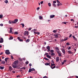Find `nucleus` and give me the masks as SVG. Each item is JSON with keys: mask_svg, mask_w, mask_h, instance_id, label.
Wrapping results in <instances>:
<instances>
[{"mask_svg": "<svg viewBox=\"0 0 78 78\" xmlns=\"http://www.w3.org/2000/svg\"><path fill=\"white\" fill-rule=\"evenodd\" d=\"M18 21V20L17 19H16L14 20L13 21H12V24L16 23Z\"/></svg>", "mask_w": 78, "mask_h": 78, "instance_id": "f257e3e1", "label": "nucleus"}, {"mask_svg": "<svg viewBox=\"0 0 78 78\" xmlns=\"http://www.w3.org/2000/svg\"><path fill=\"white\" fill-rule=\"evenodd\" d=\"M5 53L7 55H9L10 54V52H9V50H5Z\"/></svg>", "mask_w": 78, "mask_h": 78, "instance_id": "f03ea898", "label": "nucleus"}, {"mask_svg": "<svg viewBox=\"0 0 78 78\" xmlns=\"http://www.w3.org/2000/svg\"><path fill=\"white\" fill-rule=\"evenodd\" d=\"M27 34V36L29 35V32L27 31H25L24 33V36H26Z\"/></svg>", "mask_w": 78, "mask_h": 78, "instance_id": "7ed1b4c3", "label": "nucleus"}, {"mask_svg": "<svg viewBox=\"0 0 78 78\" xmlns=\"http://www.w3.org/2000/svg\"><path fill=\"white\" fill-rule=\"evenodd\" d=\"M61 50L62 52H63L64 54H66V51H65V50L64 48H62Z\"/></svg>", "mask_w": 78, "mask_h": 78, "instance_id": "20e7f679", "label": "nucleus"}, {"mask_svg": "<svg viewBox=\"0 0 78 78\" xmlns=\"http://www.w3.org/2000/svg\"><path fill=\"white\" fill-rule=\"evenodd\" d=\"M18 62V61H15L14 62H13V64L17 65Z\"/></svg>", "mask_w": 78, "mask_h": 78, "instance_id": "39448f33", "label": "nucleus"}, {"mask_svg": "<svg viewBox=\"0 0 78 78\" xmlns=\"http://www.w3.org/2000/svg\"><path fill=\"white\" fill-rule=\"evenodd\" d=\"M12 27H10V30H9V33L10 34H11V33H12Z\"/></svg>", "mask_w": 78, "mask_h": 78, "instance_id": "423d86ee", "label": "nucleus"}, {"mask_svg": "<svg viewBox=\"0 0 78 78\" xmlns=\"http://www.w3.org/2000/svg\"><path fill=\"white\" fill-rule=\"evenodd\" d=\"M47 49L48 50V52H49L50 51V48L49 46H48L47 47Z\"/></svg>", "mask_w": 78, "mask_h": 78, "instance_id": "0eeeda50", "label": "nucleus"}, {"mask_svg": "<svg viewBox=\"0 0 78 78\" xmlns=\"http://www.w3.org/2000/svg\"><path fill=\"white\" fill-rule=\"evenodd\" d=\"M3 42V40L2 38H0V43H2Z\"/></svg>", "mask_w": 78, "mask_h": 78, "instance_id": "6e6552de", "label": "nucleus"}, {"mask_svg": "<svg viewBox=\"0 0 78 78\" xmlns=\"http://www.w3.org/2000/svg\"><path fill=\"white\" fill-rule=\"evenodd\" d=\"M17 65H15L14 64H13L12 65V67L14 68H16L17 67Z\"/></svg>", "mask_w": 78, "mask_h": 78, "instance_id": "1a4fd4ad", "label": "nucleus"}, {"mask_svg": "<svg viewBox=\"0 0 78 78\" xmlns=\"http://www.w3.org/2000/svg\"><path fill=\"white\" fill-rule=\"evenodd\" d=\"M18 40H19L20 41L22 42L23 41V40L22 39H21L19 37H18L17 38Z\"/></svg>", "mask_w": 78, "mask_h": 78, "instance_id": "9d476101", "label": "nucleus"}, {"mask_svg": "<svg viewBox=\"0 0 78 78\" xmlns=\"http://www.w3.org/2000/svg\"><path fill=\"white\" fill-rule=\"evenodd\" d=\"M59 61V57H56V61L57 62H58Z\"/></svg>", "mask_w": 78, "mask_h": 78, "instance_id": "9b49d317", "label": "nucleus"}, {"mask_svg": "<svg viewBox=\"0 0 78 78\" xmlns=\"http://www.w3.org/2000/svg\"><path fill=\"white\" fill-rule=\"evenodd\" d=\"M55 16V15H52L50 16V18H53Z\"/></svg>", "mask_w": 78, "mask_h": 78, "instance_id": "f8f14e48", "label": "nucleus"}, {"mask_svg": "<svg viewBox=\"0 0 78 78\" xmlns=\"http://www.w3.org/2000/svg\"><path fill=\"white\" fill-rule=\"evenodd\" d=\"M68 52L69 54H73V52H72L71 51H70V50L69 51H68Z\"/></svg>", "mask_w": 78, "mask_h": 78, "instance_id": "ddd939ff", "label": "nucleus"}, {"mask_svg": "<svg viewBox=\"0 0 78 78\" xmlns=\"http://www.w3.org/2000/svg\"><path fill=\"white\" fill-rule=\"evenodd\" d=\"M50 63H46L45 64V65L46 66H48L49 65V66H50Z\"/></svg>", "mask_w": 78, "mask_h": 78, "instance_id": "4468645a", "label": "nucleus"}, {"mask_svg": "<svg viewBox=\"0 0 78 78\" xmlns=\"http://www.w3.org/2000/svg\"><path fill=\"white\" fill-rule=\"evenodd\" d=\"M5 68L4 66H0V69L1 70H2V69H4Z\"/></svg>", "mask_w": 78, "mask_h": 78, "instance_id": "2eb2a0df", "label": "nucleus"}, {"mask_svg": "<svg viewBox=\"0 0 78 78\" xmlns=\"http://www.w3.org/2000/svg\"><path fill=\"white\" fill-rule=\"evenodd\" d=\"M46 57H47V58H49V59H50L51 58V56H49L48 55H46Z\"/></svg>", "mask_w": 78, "mask_h": 78, "instance_id": "dca6fc26", "label": "nucleus"}, {"mask_svg": "<svg viewBox=\"0 0 78 78\" xmlns=\"http://www.w3.org/2000/svg\"><path fill=\"white\" fill-rule=\"evenodd\" d=\"M5 61H2L1 62V64H5Z\"/></svg>", "mask_w": 78, "mask_h": 78, "instance_id": "f3484780", "label": "nucleus"}, {"mask_svg": "<svg viewBox=\"0 0 78 78\" xmlns=\"http://www.w3.org/2000/svg\"><path fill=\"white\" fill-rule=\"evenodd\" d=\"M12 67H11V66H9V70L11 71L12 70Z\"/></svg>", "mask_w": 78, "mask_h": 78, "instance_id": "a211bd4d", "label": "nucleus"}, {"mask_svg": "<svg viewBox=\"0 0 78 78\" xmlns=\"http://www.w3.org/2000/svg\"><path fill=\"white\" fill-rule=\"evenodd\" d=\"M9 23L10 24H12V20H9Z\"/></svg>", "mask_w": 78, "mask_h": 78, "instance_id": "6ab92c4d", "label": "nucleus"}, {"mask_svg": "<svg viewBox=\"0 0 78 78\" xmlns=\"http://www.w3.org/2000/svg\"><path fill=\"white\" fill-rule=\"evenodd\" d=\"M30 39H27L26 41V43H28L29 42H30Z\"/></svg>", "mask_w": 78, "mask_h": 78, "instance_id": "aec40b11", "label": "nucleus"}, {"mask_svg": "<svg viewBox=\"0 0 78 78\" xmlns=\"http://www.w3.org/2000/svg\"><path fill=\"white\" fill-rule=\"evenodd\" d=\"M9 59L8 58H5V62H7V60H8V59Z\"/></svg>", "mask_w": 78, "mask_h": 78, "instance_id": "412c9836", "label": "nucleus"}, {"mask_svg": "<svg viewBox=\"0 0 78 78\" xmlns=\"http://www.w3.org/2000/svg\"><path fill=\"white\" fill-rule=\"evenodd\" d=\"M32 71V69H30L29 71H28V72L29 73H30L31 71Z\"/></svg>", "mask_w": 78, "mask_h": 78, "instance_id": "4be33fe9", "label": "nucleus"}, {"mask_svg": "<svg viewBox=\"0 0 78 78\" xmlns=\"http://www.w3.org/2000/svg\"><path fill=\"white\" fill-rule=\"evenodd\" d=\"M56 67V66H54L53 67H52V66H51V68L52 69H53Z\"/></svg>", "mask_w": 78, "mask_h": 78, "instance_id": "5701e85b", "label": "nucleus"}, {"mask_svg": "<svg viewBox=\"0 0 78 78\" xmlns=\"http://www.w3.org/2000/svg\"><path fill=\"white\" fill-rule=\"evenodd\" d=\"M13 39V37L12 36H11L10 37V38H9V39L10 40H12Z\"/></svg>", "mask_w": 78, "mask_h": 78, "instance_id": "b1692460", "label": "nucleus"}, {"mask_svg": "<svg viewBox=\"0 0 78 78\" xmlns=\"http://www.w3.org/2000/svg\"><path fill=\"white\" fill-rule=\"evenodd\" d=\"M39 18L40 20H42L43 19V17L41 16H39Z\"/></svg>", "mask_w": 78, "mask_h": 78, "instance_id": "393cba45", "label": "nucleus"}, {"mask_svg": "<svg viewBox=\"0 0 78 78\" xmlns=\"http://www.w3.org/2000/svg\"><path fill=\"white\" fill-rule=\"evenodd\" d=\"M54 55H55V54L54 53H52L51 54V56H54Z\"/></svg>", "mask_w": 78, "mask_h": 78, "instance_id": "a878e982", "label": "nucleus"}, {"mask_svg": "<svg viewBox=\"0 0 78 78\" xmlns=\"http://www.w3.org/2000/svg\"><path fill=\"white\" fill-rule=\"evenodd\" d=\"M58 55L59 56H61L62 55H61V52H59L58 53Z\"/></svg>", "mask_w": 78, "mask_h": 78, "instance_id": "bb28decb", "label": "nucleus"}, {"mask_svg": "<svg viewBox=\"0 0 78 78\" xmlns=\"http://www.w3.org/2000/svg\"><path fill=\"white\" fill-rule=\"evenodd\" d=\"M57 30H53V32L54 33H56V32H57Z\"/></svg>", "mask_w": 78, "mask_h": 78, "instance_id": "cd10ccee", "label": "nucleus"}, {"mask_svg": "<svg viewBox=\"0 0 78 78\" xmlns=\"http://www.w3.org/2000/svg\"><path fill=\"white\" fill-rule=\"evenodd\" d=\"M55 66V64L53 63V64H52V63H51V66H51V67H52L53 66Z\"/></svg>", "mask_w": 78, "mask_h": 78, "instance_id": "c85d7f7f", "label": "nucleus"}, {"mask_svg": "<svg viewBox=\"0 0 78 78\" xmlns=\"http://www.w3.org/2000/svg\"><path fill=\"white\" fill-rule=\"evenodd\" d=\"M44 59L45 60H47V61H48V60L49 59L46 57L45 58H44Z\"/></svg>", "mask_w": 78, "mask_h": 78, "instance_id": "c756f323", "label": "nucleus"}, {"mask_svg": "<svg viewBox=\"0 0 78 78\" xmlns=\"http://www.w3.org/2000/svg\"><path fill=\"white\" fill-rule=\"evenodd\" d=\"M36 34H37L38 35H39L40 34V33H39V32H37Z\"/></svg>", "mask_w": 78, "mask_h": 78, "instance_id": "7c9ffc66", "label": "nucleus"}, {"mask_svg": "<svg viewBox=\"0 0 78 78\" xmlns=\"http://www.w3.org/2000/svg\"><path fill=\"white\" fill-rule=\"evenodd\" d=\"M8 2V0H5L4 1V2L5 3H7Z\"/></svg>", "mask_w": 78, "mask_h": 78, "instance_id": "2f4dec72", "label": "nucleus"}, {"mask_svg": "<svg viewBox=\"0 0 78 78\" xmlns=\"http://www.w3.org/2000/svg\"><path fill=\"white\" fill-rule=\"evenodd\" d=\"M55 49H56V51H58V50L59 51V49L58 48H55Z\"/></svg>", "mask_w": 78, "mask_h": 78, "instance_id": "473e14b6", "label": "nucleus"}, {"mask_svg": "<svg viewBox=\"0 0 78 78\" xmlns=\"http://www.w3.org/2000/svg\"><path fill=\"white\" fill-rule=\"evenodd\" d=\"M65 41L64 39H62V40H61L60 41L61 42H63V41Z\"/></svg>", "mask_w": 78, "mask_h": 78, "instance_id": "72a5a7b5", "label": "nucleus"}, {"mask_svg": "<svg viewBox=\"0 0 78 78\" xmlns=\"http://www.w3.org/2000/svg\"><path fill=\"white\" fill-rule=\"evenodd\" d=\"M48 5L49 6H51V3H48Z\"/></svg>", "mask_w": 78, "mask_h": 78, "instance_id": "f704fd0d", "label": "nucleus"}, {"mask_svg": "<svg viewBox=\"0 0 78 78\" xmlns=\"http://www.w3.org/2000/svg\"><path fill=\"white\" fill-rule=\"evenodd\" d=\"M18 33L17 32H14V34H18Z\"/></svg>", "mask_w": 78, "mask_h": 78, "instance_id": "c9c22d12", "label": "nucleus"}, {"mask_svg": "<svg viewBox=\"0 0 78 78\" xmlns=\"http://www.w3.org/2000/svg\"><path fill=\"white\" fill-rule=\"evenodd\" d=\"M58 4H59V5H60V6H61L62 5V4L61 3H60V2H58Z\"/></svg>", "mask_w": 78, "mask_h": 78, "instance_id": "e433bc0d", "label": "nucleus"}, {"mask_svg": "<svg viewBox=\"0 0 78 78\" xmlns=\"http://www.w3.org/2000/svg\"><path fill=\"white\" fill-rule=\"evenodd\" d=\"M66 45H69V43H66Z\"/></svg>", "mask_w": 78, "mask_h": 78, "instance_id": "4c0bfd02", "label": "nucleus"}, {"mask_svg": "<svg viewBox=\"0 0 78 78\" xmlns=\"http://www.w3.org/2000/svg\"><path fill=\"white\" fill-rule=\"evenodd\" d=\"M54 50H50V52H51V53H53V52H54Z\"/></svg>", "mask_w": 78, "mask_h": 78, "instance_id": "58836bf2", "label": "nucleus"}, {"mask_svg": "<svg viewBox=\"0 0 78 78\" xmlns=\"http://www.w3.org/2000/svg\"><path fill=\"white\" fill-rule=\"evenodd\" d=\"M68 38L67 37V38H66L65 39H64V41H67L68 40Z\"/></svg>", "mask_w": 78, "mask_h": 78, "instance_id": "ea45409f", "label": "nucleus"}, {"mask_svg": "<svg viewBox=\"0 0 78 78\" xmlns=\"http://www.w3.org/2000/svg\"><path fill=\"white\" fill-rule=\"evenodd\" d=\"M71 49V47H69L68 48V50H70Z\"/></svg>", "mask_w": 78, "mask_h": 78, "instance_id": "a19ab883", "label": "nucleus"}, {"mask_svg": "<svg viewBox=\"0 0 78 78\" xmlns=\"http://www.w3.org/2000/svg\"><path fill=\"white\" fill-rule=\"evenodd\" d=\"M3 17V16L2 15H0V18L1 19Z\"/></svg>", "mask_w": 78, "mask_h": 78, "instance_id": "79ce46f5", "label": "nucleus"}, {"mask_svg": "<svg viewBox=\"0 0 78 78\" xmlns=\"http://www.w3.org/2000/svg\"><path fill=\"white\" fill-rule=\"evenodd\" d=\"M32 29V28L30 27V28H29L28 29V31H30Z\"/></svg>", "mask_w": 78, "mask_h": 78, "instance_id": "37998d69", "label": "nucleus"}, {"mask_svg": "<svg viewBox=\"0 0 78 78\" xmlns=\"http://www.w3.org/2000/svg\"><path fill=\"white\" fill-rule=\"evenodd\" d=\"M53 5L54 7H56V5L55 4H53Z\"/></svg>", "mask_w": 78, "mask_h": 78, "instance_id": "c03bdc74", "label": "nucleus"}, {"mask_svg": "<svg viewBox=\"0 0 78 78\" xmlns=\"http://www.w3.org/2000/svg\"><path fill=\"white\" fill-rule=\"evenodd\" d=\"M21 25L23 26V28L24 27V25L23 23H21Z\"/></svg>", "mask_w": 78, "mask_h": 78, "instance_id": "a18cd8bd", "label": "nucleus"}, {"mask_svg": "<svg viewBox=\"0 0 78 78\" xmlns=\"http://www.w3.org/2000/svg\"><path fill=\"white\" fill-rule=\"evenodd\" d=\"M28 63H29V62L28 61H27V62H25L26 64H27V65L28 64Z\"/></svg>", "mask_w": 78, "mask_h": 78, "instance_id": "49530a36", "label": "nucleus"}, {"mask_svg": "<svg viewBox=\"0 0 78 78\" xmlns=\"http://www.w3.org/2000/svg\"><path fill=\"white\" fill-rule=\"evenodd\" d=\"M20 69H26V68L25 67H23L21 68Z\"/></svg>", "mask_w": 78, "mask_h": 78, "instance_id": "de8ad7c7", "label": "nucleus"}, {"mask_svg": "<svg viewBox=\"0 0 78 78\" xmlns=\"http://www.w3.org/2000/svg\"><path fill=\"white\" fill-rule=\"evenodd\" d=\"M19 59L20 60L22 61V59L21 58H19Z\"/></svg>", "mask_w": 78, "mask_h": 78, "instance_id": "09e8293b", "label": "nucleus"}, {"mask_svg": "<svg viewBox=\"0 0 78 78\" xmlns=\"http://www.w3.org/2000/svg\"><path fill=\"white\" fill-rule=\"evenodd\" d=\"M11 58L12 59H13V57L12 56H11Z\"/></svg>", "mask_w": 78, "mask_h": 78, "instance_id": "8fccbe9b", "label": "nucleus"}, {"mask_svg": "<svg viewBox=\"0 0 78 78\" xmlns=\"http://www.w3.org/2000/svg\"><path fill=\"white\" fill-rule=\"evenodd\" d=\"M72 34H70L69 37L70 38V37H72Z\"/></svg>", "mask_w": 78, "mask_h": 78, "instance_id": "3c124183", "label": "nucleus"}, {"mask_svg": "<svg viewBox=\"0 0 78 78\" xmlns=\"http://www.w3.org/2000/svg\"><path fill=\"white\" fill-rule=\"evenodd\" d=\"M55 38H57L58 37V35H56L55 36Z\"/></svg>", "mask_w": 78, "mask_h": 78, "instance_id": "603ef678", "label": "nucleus"}, {"mask_svg": "<svg viewBox=\"0 0 78 78\" xmlns=\"http://www.w3.org/2000/svg\"><path fill=\"white\" fill-rule=\"evenodd\" d=\"M35 70V69H34V68H32V71H34Z\"/></svg>", "mask_w": 78, "mask_h": 78, "instance_id": "864d4df0", "label": "nucleus"}, {"mask_svg": "<svg viewBox=\"0 0 78 78\" xmlns=\"http://www.w3.org/2000/svg\"><path fill=\"white\" fill-rule=\"evenodd\" d=\"M43 78H48L47 76H44V77H43Z\"/></svg>", "mask_w": 78, "mask_h": 78, "instance_id": "5fc2aeb1", "label": "nucleus"}, {"mask_svg": "<svg viewBox=\"0 0 78 78\" xmlns=\"http://www.w3.org/2000/svg\"><path fill=\"white\" fill-rule=\"evenodd\" d=\"M44 2L43 1H41V2L40 3L41 4H42Z\"/></svg>", "mask_w": 78, "mask_h": 78, "instance_id": "6e6d98bb", "label": "nucleus"}, {"mask_svg": "<svg viewBox=\"0 0 78 78\" xmlns=\"http://www.w3.org/2000/svg\"><path fill=\"white\" fill-rule=\"evenodd\" d=\"M0 26H3V24L2 23H1L0 24Z\"/></svg>", "mask_w": 78, "mask_h": 78, "instance_id": "4d7b16f0", "label": "nucleus"}, {"mask_svg": "<svg viewBox=\"0 0 78 78\" xmlns=\"http://www.w3.org/2000/svg\"><path fill=\"white\" fill-rule=\"evenodd\" d=\"M67 61V60H64V61H63V62H66Z\"/></svg>", "mask_w": 78, "mask_h": 78, "instance_id": "13d9d810", "label": "nucleus"}, {"mask_svg": "<svg viewBox=\"0 0 78 78\" xmlns=\"http://www.w3.org/2000/svg\"><path fill=\"white\" fill-rule=\"evenodd\" d=\"M29 66H32V64L31 63H30L29 64Z\"/></svg>", "mask_w": 78, "mask_h": 78, "instance_id": "bf43d9fd", "label": "nucleus"}, {"mask_svg": "<svg viewBox=\"0 0 78 78\" xmlns=\"http://www.w3.org/2000/svg\"><path fill=\"white\" fill-rule=\"evenodd\" d=\"M64 63H65L64 62H62V65H63Z\"/></svg>", "mask_w": 78, "mask_h": 78, "instance_id": "052dcab7", "label": "nucleus"}, {"mask_svg": "<svg viewBox=\"0 0 78 78\" xmlns=\"http://www.w3.org/2000/svg\"><path fill=\"white\" fill-rule=\"evenodd\" d=\"M64 23L65 24H66V22H63L62 23Z\"/></svg>", "mask_w": 78, "mask_h": 78, "instance_id": "680f3d73", "label": "nucleus"}, {"mask_svg": "<svg viewBox=\"0 0 78 78\" xmlns=\"http://www.w3.org/2000/svg\"><path fill=\"white\" fill-rule=\"evenodd\" d=\"M51 62L52 63H54L53 60H51Z\"/></svg>", "mask_w": 78, "mask_h": 78, "instance_id": "e2e57ef3", "label": "nucleus"}, {"mask_svg": "<svg viewBox=\"0 0 78 78\" xmlns=\"http://www.w3.org/2000/svg\"><path fill=\"white\" fill-rule=\"evenodd\" d=\"M56 3V1H54L53 2V3Z\"/></svg>", "mask_w": 78, "mask_h": 78, "instance_id": "0e129e2a", "label": "nucleus"}, {"mask_svg": "<svg viewBox=\"0 0 78 78\" xmlns=\"http://www.w3.org/2000/svg\"><path fill=\"white\" fill-rule=\"evenodd\" d=\"M2 54H3V52H1V53H0V55H1Z\"/></svg>", "mask_w": 78, "mask_h": 78, "instance_id": "69168bd1", "label": "nucleus"}, {"mask_svg": "<svg viewBox=\"0 0 78 78\" xmlns=\"http://www.w3.org/2000/svg\"><path fill=\"white\" fill-rule=\"evenodd\" d=\"M39 9H40V8L38 7L37 8V10H39Z\"/></svg>", "mask_w": 78, "mask_h": 78, "instance_id": "338daca9", "label": "nucleus"}, {"mask_svg": "<svg viewBox=\"0 0 78 78\" xmlns=\"http://www.w3.org/2000/svg\"><path fill=\"white\" fill-rule=\"evenodd\" d=\"M76 77V78H78V76H75Z\"/></svg>", "mask_w": 78, "mask_h": 78, "instance_id": "774afa93", "label": "nucleus"}]
</instances>
